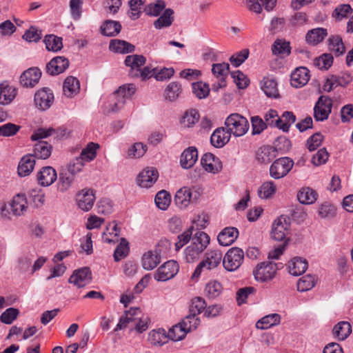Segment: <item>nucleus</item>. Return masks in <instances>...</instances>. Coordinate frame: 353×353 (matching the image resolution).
Instances as JSON below:
<instances>
[{
	"mask_svg": "<svg viewBox=\"0 0 353 353\" xmlns=\"http://www.w3.org/2000/svg\"><path fill=\"white\" fill-rule=\"evenodd\" d=\"M109 49L116 53L128 54L135 50V46L124 40L112 39L110 42Z\"/></svg>",
	"mask_w": 353,
	"mask_h": 353,
	"instance_id": "obj_30",
	"label": "nucleus"
},
{
	"mask_svg": "<svg viewBox=\"0 0 353 353\" xmlns=\"http://www.w3.org/2000/svg\"><path fill=\"white\" fill-rule=\"evenodd\" d=\"M230 65L227 63H214L212 68V74L219 79L217 85H214L213 89L217 91L226 85L225 77L228 74Z\"/></svg>",
	"mask_w": 353,
	"mask_h": 353,
	"instance_id": "obj_17",
	"label": "nucleus"
},
{
	"mask_svg": "<svg viewBox=\"0 0 353 353\" xmlns=\"http://www.w3.org/2000/svg\"><path fill=\"white\" fill-rule=\"evenodd\" d=\"M352 332V326L347 321H341L333 328V334L339 340H345Z\"/></svg>",
	"mask_w": 353,
	"mask_h": 353,
	"instance_id": "obj_42",
	"label": "nucleus"
},
{
	"mask_svg": "<svg viewBox=\"0 0 353 353\" xmlns=\"http://www.w3.org/2000/svg\"><path fill=\"white\" fill-rule=\"evenodd\" d=\"M181 323L187 332H189L197 327L200 323V320L195 313L189 312V314H188Z\"/></svg>",
	"mask_w": 353,
	"mask_h": 353,
	"instance_id": "obj_57",
	"label": "nucleus"
},
{
	"mask_svg": "<svg viewBox=\"0 0 353 353\" xmlns=\"http://www.w3.org/2000/svg\"><path fill=\"white\" fill-rule=\"evenodd\" d=\"M329 49L334 52L336 57L342 55L345 52V48L342 38L339 35H334L328 39Z\"/></svg>",
	"mask_w": 353,
	"mask_h": 353,
	"instance_id": "obj_43",
	"label": "nucleus"
},
{
	"mask_svg": "<svg viewBox=\"0 0 353 353\" xmlns=\"http://www.w3.org/2000/svg\"><path fill=\"white\" fill-rule=\"evenodd\" d=\"M315 276L307 274L301 277L297 283V290L300 292H305L311 290L316 284Z\"/></svg>",
	"mask_w": 353,
	"mask_h": 353,
	"instance_id": "obj_52",
	"label": "nucleus"
},
{
	"mask_svg": "<svg viewBox=\"0 0 353 353\" xmlns=\"http://www.w3.org/2000/svg\"><path fill=\"white\" fill-rule=\"evenodd\" d=\"M175 203L180 208H185L191 203L189 188L183 187L178 190L174 198Z\"/></svg>",
	"mask_w": 353,
	"mask_h": 353,
	"instance_id": "obj_48",
	"label": "nucleus"
},
{
	"mask_svg": "<svg viewBox=\"0 0 353 353\" xmlns=\"http://www.w3.org/2000/svg\"><path fill=\"white\" fill-rule=\"evenodd\" d=\"M129 243L125 238H121L120 243L117 245L114 252V259L115 261H119L121 259L128 254Z\"/></svg>",
	"mask_w": 353,
	"mask_h": 353,
	"instance_id": "obj_55",
	"label": "nucleus"
},
{
	"mask_svg": "<svg viewBox=\"0 0 353 353\" xmlns=\"http://www.w3.org/2000/svg\"><path fill=\"white\" fill-rule=\"evenodd\" d=\"M121 30V25L119 21L112 20L105 21L101 26V32L107 37H114Z\"/></svg>",
	"mask_w": 353,
	"mask_h": 353,
	"instance_id": "obj_36",
	"label": "nucleus"
},
{
	"mask_svg": "<svg viewBox=\"0 0 353 353\" xmlns=\"http://www.w3.org/2000/svg\"><path fill=\"white\" fill-rule=\"evenodd\" d=\"M94 201L95 196L92 190L83 189L77 194V205L83 211L91 210Z\"/></svg>",
	"mask_w": 353,
	"mask_h": 353,
	"instance_id": "obj_16",
	"label": "nucleus"
},
{
	"mask_svg": "<svg viewBox=\"0 0 353 353\" xmlns=\"http://www.w3.org/2000/svg\"><path fill=\"white\" fill-rule=\"evenodd\" d=\"M99 148V144L93 142L89 143L87 146L82 150L79 159H81L85 163V161L89 162L92 161L97 155V150Z\"/></svg>",
	"mask_w": 353,
	"mask_h": 353,
	"instance_id": "obj_49",
	"label": "nucleus"
},
{
	"mask_svg": "<svg viewBox=\"0 0 353 353\" xmlns=\"http://www.w3.org/2000/svg\"><path fill=\"white\" fill-rule=\"evenodd\" d=\"M280 120L282 122L280 123L279 129L283 132H288L290 125L296 121V116L292 112L285 111L280 117Z\"/></svg>",
	"mask_w": 353,
	"mask_h": 353,
	"instance_id": "obj_59",
	"label": "nucleus"
},
{
	"mask_svg": "<svg viewBox=\"0 0 353 353\" xmlns=\"http://www.w3.org/2000/svg\"><path fill=\"white\" fill-rule=\"evenodd\" d=\"M69 61L64 57H56L46 65V72L50 75H58L63 72L69 66Z\"/></svg>",
	"mask_w": 353,
	"mask_h": 353,
	"instance_id": "obj_15",
	"label": "nucleus"
},
{
	"mask_svg": "<svg viewBox=\"0 0 353 353\" xmlns=\"http://www.w3.org/2000/svg\"><path fill=\"white\" fill-rule=\"evenodd\" d=\"M120 233V228L117 227L115 222L109 223L106 227V232L102 234V239L108 243H116L118 242V236Z\"/></svg>",
	"mask_w": 353,
	"mask_h": 353,
	"instance_id": "obj_38",
	"label": "nucleus"
},
{
	"mask_svg": "<svg viewBox=\"0 0 353 353\" xmlns=\"http://www.w3.org/2000/svg\"><path fill=\"white\" fill-rule=\"evenodd\" d=\"M277 155V150L272 146L264 145L258 149L256 153V160L264 164L270 163Z\"/></svg>",
	"mask_w": 353,
	"mask_h": 353,
	"instance_id": "obj_24",
	"label": "nucleus"
},
{
	"mask_svg": "<svg viewBox=\"0 0 353 353\" xmlns=\"http://www.w3.org/2000/svg\"><path fill=\"white\" fill-rule=\"evenodd\" d=\"M276 189V185L273 181H266L261 185L258 194L261 198L268 199L275 193Z\"/></svg>",
	"mask_w": 353,
	"mask_h": 353,
	"instance_id": "obj_58",
	"label": "nucleus"
},
{
	"mask_svg": "<svg viewBox=\"0 0 353 353\" xmlns=\"http://www.w3.org/2000/svg\"><path fill=\"white\" fill-rule=\"evenodd\" d=\"M192 92L199 99L206 98L210 93V88L207 83L202 81L192 83Z\"/></svg>",
	"mask_w": 353,
	"mask_h": 353,
	"instance_id": "obj_53",
	"label": "nucleus"
},
{
	"mask_svg": "<svg viewBox=\"0 0 353 353\" xmlns=\"http://www.w3.org/2000/svg\"><path fill=\"white\" fill-rule=\"evenodd\" d=\"M43 42L49 51L57 52L63 48L62 39L53 34L46 35Z\"/></svg>",
	"mask_w": 353,
	"mask_h": 353,
	"instance_id": "obj_50",
	"label": "nucleus"
},
{
	"mask_svg": "<svg viewBox=\"0 0 353 353\" xmlns=\"http://www.w3.org/2000/svg\"><path fill=\"white\" fill-rule=\"evenodd\" d=\"M203 168L208 172L217 173L222 169V163L219 159L212 153L205 154L201 160Z\"/></svg>",
	"mask_w": 353,
	"mask_h": 353,
	"instance_id": "obj_20",
	"label": "nucleus"
},
{
	"mask_svg": "<svg viewBox=\"0 0 353 353\" xmlns=\"http://www.w3.org/2000/svg\"><path fill=\"white\" fill-rule=\"evenodd\" d=\"M309 70L305 67L296 68L291 74L290 83L294 88L304 86L310 79Z\"/></svg>",
	"mask_w": 353,
	"mask_h": 353,
	"instance_id": "obj_21",
	"label": "nucleus"
},
{
	"mask_svg": "<svg viewBox=\"0 0 353 353\" xmlns=\"http://www.w3.org/2000/svg\"><path fill=\"white\" fill-rule=\"evenodd\" d=\"M52 151V146L48 142L45 141H39L34 146L32 155L34 158L35 157L41 159H48L50 154Z\"/></svg>",
	"mask_w": 353,
	"mask_h": 353,
	"instance_id": "obj_37",
	"label": "nucleus"
},
{
	"mask_svg": "<svg viewBox=\"0 0 353 353\" xmlns=\"http://www.w3.org/2000/svg\"><path fill=\"white\" fill-rule=\"evenodd\" d=\"M210 240V237L206 233L198 231L192 237L191 245L196 248H199V250L203 252L209 245Z\"/></svg>",
	"mask_w": 353,
	"mask_h": 353,
	"instance_id": "obj_46",
	"label": "nucleus"
},
{
	"mask_svg": "<svg viewBox=\"0 0 353 353\" xmlns=\"http://www.w3.org/2000/svg\"><path fill=\"white\" fill-rule=\"evenodd\" d=\"M170 195L165 190L159 191L154 199L157 206L161 210H166L170 203Z\"/></svg>",
	"mask_w": 353,
	"mask_h": 353,
	"instance_id": "obj_56",
	"label": "nucleus"
},
{
	"mask_svg": "<svg viewBox=\"0 0 353 353\" xmlns=\"http://www.w3.org/2000/svg\"><path fill=\"white\" fill-rule=\"evenodd\" d=\"M161 263L160 252L155 250L145 252L142 257V265L145 270H152Z\"/></svg>",
	"mask_w": 353,
	"mask_h": 353,
	"instance_id": "obj_26",
	"label": "nucleus"
},
{
	"mask_svg": "<svg viewBox=\"0 0 353 353\" xmlns=\"http://www.w3.org/2000/svg\"><path fill=\"white\" fill-rule=\"evenodd\" d=\"M136 87L132 83L121 85L114 93L115 101L109 105L108 112H117L122 109L125 101L130 99L135 92Z\"/></svg>",
	"mask_w": 353,
	"mask_h": 353,
	"instance_id": "obj_2",
	"label": "nucleus"
},
{
	"mask_svg": "<svg viewBox=\"0 0 353 353\" xmlns=\"http://www.w3.org/2000/svg\"><path fill=\"white\" fill-rule=\"evenodd\" d=\"M307 261L301 257H294L289 264V272L294 276H299L307 269Z\"/></svg>",
	"mask_w": 353,
	"mask_h": 353,
	"instance_id": "obj_35",
	"label": "nucleus"
},
{
	"mask_svg": "<svg viewBox=\"0 0 353 353\" xmlns=\"http://www.w3.org/2000/svg\"><path fill=\"white\" fill-rule=\"evenodd\" d=\"M318 214L321 219H332L336 214V208L330 202L325 201L319 205Z\"/></svg>",
	"mask_w": 353,
	"mask_h": 353,
	"instance_id": "obj_44",
	"label": "nucleus"
},
{
	"mask_svg": "<svg viewBox=\"0 0 353 353\" xmlns=\"http://www.w3.org/2000/svg\"><path fill=\"white\" fill-rule=\"evenodd\" d=\"M19 310L14 307L6 309L0 316V321L5 324H11L19 316Z\"/></svg>",
	"mask_w": 353,
	"mask_h": 353,
	"instance_id": "obj_63",
	"label": "nucleus"
},
{
	"mask_svg": "<svg viewBox=\"0 0 353 353\" xmlns=\"http://www.w3.org/2000/svg\"><path fill=\"white\" fill-rule=\"evenodd\" d=\"M168 340V334L163 329H159L158 330H152L148 334V341L150 343L154 345H162L167 343Z\"/></svg>",
	"mask_w": 353,
	"mask_h": 353,
	"instance_id": "obj_47",
	"label": "nucleus"
},
{
	"mask_svg": "<svg viewBox=\"0 0 353 353\" xmlns=\"http://www.w3.org/2000/svg\"><path fill=\"white\" fill-rule=\"evenodd\" d=\"M74 181V176L63 170L60 172L57 183V189L61 192L67 191L72 185Z\"/></svg>",
	"mask_w": 353,
	"mask_h": 353,
	"instance_id": "obj_45",
	"label": "nucleus"
},
{
	"mask_svg": "<svg viewBox=\"0 0 353 353\" xmlns=\"http://www.w3.org/2000/svg\"><path fill=\"white\" fill-rule=\"evenodd\" d=\"M35 159L32 154L23 156L19 161L17 171L20 176H28L33 170Z\"/></svg>",
	"mask_w": 353,
	"mask_h": 353,
	"instance_id": "obj_29",
	"label": "nucleus"
},
{
	"mask_svg": "<svg viewBox=\"0 0 353 353\" xmlns=\"http://www.w3.org/2000/svg\"><path fill=\"white\" fill-rule=\"evenodd\" d=\"M182 92L181 85L176 81L170 83L165 89V99L169 101H175Z\"/></svg>",
	"mask_w": 353,
	"mask_h": 353,
	"instance_id": "obj_39",
	"label": "nucleus"
},
{
	"mask_svg": "<svg viewBox=\"0 0 353 353\" xmlns=\"http://www.w3.org/2000/svg\"><path fill=\"white\" fill-rule=\"evenodd\" d=\"M9 207L13 215H23L28 210V201L25 194L19 193L14 196Z\"/></svg>",
	"mask_w": 353,
	"mask_h": 353,
	"instance_id": "obj_19",
	"label": "nucleus"
},
{
	"mask_svg": "<svg viewBox=\"0 0 353 353\" xmlns=\"http://www.w3.org/2000/svg\"><path fill=\"white\" fill-rule=\"evenodd\" d=\"M141 313L139 307H131L130 310L125 311L124 315L120 318L114 330H122L128 326L132 327L134 323L140 320Z\"/></svg>",
	"mask_w": 353,
	"mask_h": 353,
	"instance_id": "obj_11",
	"label": "nucleus"
},
{
	"mask_svg": "<svg viewBox=\"0 0 353 353\" xmlns=\"http://www.w3.org/2000/svg\"><path fill=\"white\" fill-rule=\"evenodd\" d=\"M280 322L281 316L279 314H270L259 319L256 323V327L259 330H267L280 324Z\"/></svg>",
	"mask_w": 353,
	"mask_h": 353,
	"instance_id": "obj_34",
	"label": "nucleus"
},
{
	"mask_svg": "<svg viewBox=\"0 0 353 353\" xmlns=\"http://www.w3.org/2000/svg\"><path fill=\"white\" fill-rule=\"evenodd\" d=\"M243 259V250L239 248H232L226 252L223 258V265L226 270L232 272L241 266Z\"/></svg>",
	"mask_w": 353,
	"mask_h": 353,
	"instance_id": "obj_4",
	"label": "nucleus"
},
{
	"mask_svg": "<svg viewBox=\"0 0 353 353\" xmlns=\"http://www.w3.org/2000/svg\"><path fill=\"white\" fill-rule=\"evenodd\" d=\"M159 177V172L154 168H146L138 176V185L144 188L152 187Z\"/></svg>",
	"mask_w": 353,
	"mask_h": 353,
	"instance_id": "obj_13",
	"label": "nucleus"
},
{
	"mask_svg": "<svg viewBox=\"0 0 353 353\" xmlns=\"http://www.w3.org/2000/svg\"><path fill=\"white\" fill-rule=\"evenodd\" d=\"M41 77V72L38 68H30L24 71L20 77V83L25 88H33Z\"/></svg>",
	"mask_w": 353,
	"mask_h": 353,
	"instance_id": "obj_12",
	"label": "nucleus"
},
{
	"mask_svg": "<svg viewBox=\"0 0 353 353\" xmlns=\"http://www.w3.org/2000/svg\"><path fill=\"white\" fill-rule=\"evenodd\" d=\"M278 268L276 263L271 261L262 262L257 265L253 274L256 281L264 282L272 279Z\"/></svg>",
	"mask_w": 353,
	"mask_h": 353,
	"instance_id": "obj_7",
	"label": "nucleus"
},
{
	"mask_svg": "<svg viewBox=\"0 0 353 353\" xmlns=\"http://www.w3.org/2000/svg\"><path fill=\"white\" fill-rule=\"evenodd\" d=\"M198 159V152L195 147H189L185 149L181 156L180 163L182 168L188 169L192 168Z\"/></svg>",
	"mask_w": 353,
	"mask_h": 353,
	"instance_id": "obj_25",
	"label": "nucleus"
},
{
	"mask_svg": "<svg viewBox=\"0 0 353 353\" xmlns=\"http://www.w3.org/2000/svg\"><path fill=\"white\" fill-rule=\"evenodd\" d=\"M239 236V230L234 227L224 228L217 236L218 241L223 246H228L233 243Z\"/></svg>",
	"mask_w": 353,
	"mask_h": 353,
	"instance_id": "obj_23",
	"label": "nucleus"
},
{
	"mask_svg": "<svg viewBox=\"0 0 353 353\" xmlns=\"http://www.w3.org/2000/svg\"><path fill=\"white\" fill-rule=\"evenodd\" d=\"M187 333V330L183 327L181 323H179L170 328L167 334L168 339H171L173 341H179L183 339Z\"/></svg>",
	"mask_w": 353,
	"mask_h": 353,
	"instance_id": "obj_51",
	"label": "nucleus"
},
{
	"mask_svg": "<svg viewBox=\"0 0 353 353\" xmlns=\"http://www.w3.org/2000/svg\"><path fill=\"white\" fill-rule=\"evenodd\" d=\"M230 134L224 128H219L214 130L210 137L211 144L216 148L223 147L230 140Z\"/></svg>",
	"mask_w": 353,
	"mask_h": 353,
	"instance_id": "obj_22",
	"label": "nucleus"
},
{
	"mask_svg": "<svg viewBox=\"0 0 353 353\" xmlns=\"http://www.w3.org/2000/svg\"><path fill=\"white\" fill-rule=\"evenodd\" d=\"M199 119V114L196 110L191 109L185 112L182 123L185 126L190 128L192 127Z\"/></svg>",
	"mask_w": 353,
	"mask_h": 353,
	"instance_id": "obj_62",
	"label": "nucleus"
},
{
	"mask_svg": "<svg viewBox=\"0 0 353 353\" xmlns=\"http://www.w3.org/2000/svg\"><path fill=\"white\" fill-rule=\"evenodd\" d=\"M17 92L14 88L3 82L0 84V104L8 105L15 98Z\"/></svg>",
	"mask_w": 353,
	"mask_h": 353,
	"instance_id": "obj_33",
	"label": "nucleus"
},
{
	"mask_svg": "<svg viewBox=\"0 0 353 353\" xmlns=\"http://www.w3.org/2000/svg\"><path fill=\"white\" fill-rule=\"evenodd\" d=\"M318 196L316 190L309 187L301 188L297 194L299 201L305 205L314 203L317 200Z\"/></svg>",
	"mask_w": 353,
	"mask_h": 353,
	"instance_id": "obj_32",
	"label": "nucleus"
},
{
	"mask_svg": "<svg viewBox=\"0 0 353 353\" xmlns=\"http://www.w3.org/2000/svg\"><path fill=\"white\" fill-rule=\"evenodd\" d=\"M124 62L126 66L130 68L129 75L133 77V74L146 63V58L143 55L132 54L127 56Z\"/></svg>",
	"mask_w": 353,
	"mask_h": 353,
	"instance_id": "obj_27",
	"label": "nucleus"
},
{
	"mask_svg": "<svg viewBox=\"0 0 353 353\" xmlns=\"http://www.w3.org/2000/svg\"><path fill=\"white\" fill-rule=\"evenodd\" d=\"M91 272L89 268H83L75 270L68 279V282L73 283L78 288H83L89 283L92 279Z\"/></svg>",
	"mask_w": 353,
	"mask_h": 353,
	"instance_id": "obj_14",
	"label": "nucleus"
},
{
	"mask_svg": "<svg viewBox=\"0 0 353 353\" xmlns=\"http://www.w3.org/2000/svg\"><path fill=\"white\" fill-rule=\"evenodd\" d=\"M174 11L171 8H167L163 14L154 22V26L157 29H161L170 26L174 21Z\"/></svg>",
	"mask_w": 353,
	"mask_h": 353,
	"instance_id": "obj_41",
	"label": "nucleus"
},
{
	"mask_svg": "<svg viewBox=\"0 0 353 353\" xmlns=\"http://www.w3.org/2000/svg\"><path fill=\"white\" fill-rule=\"evenodd\" d=\"M34 101L37 108L46 110L54 102V94L50 88H43L36 92Z\"/></svg>",
	"mask_w": 353,
	"mask_h": 353,
	"instance_id": "obj_10",
	"label": "nucleus"
},
{
	"mask_svg": "<svg viewBox=\"0 0 353 353\" xmlns=\"http://www.w3.org/2000/svg\"><path fill=\"white\" fill-rule=\"evenodd\" d=\"M261 89L268 97L276 98L279 96L277 83L274 79L265 77L261 81Z\"/></svg>",
	"mask_w": 353,
	"mask_h": 353,
	"instance_id": "obj_40",
	"label": "nucleus"
},
{
	"mask_svg": "<svg viewBox=\"0 0 353 353\" xmlns=\"http://www.w3.org/2000/svg\"><path fill=\"white\" fill-rule=\"evenodd\" d=\"M221 262L223 263V254L221 251L218 250L208 251L205 254L203 259L196 267L192 275V279L199 278L203 269L211 270L217 268Z\"/></svg>",
	"mask_w": 353,
	"mask_h": 353,
	"instance_id": "obj_1",
	"label": "nucleus"
},
{
	"mask_svg": "<svg viewBox=\"0 0 353 353\" xmlns=\"http://www.w3.org/2000/svg\"><path fill=\"white\" fill-rule=\"evenodd\" d=\"M293 165V161L288 157L277 159L270 168V174L275 179H281L288 174Z\"/></svg>",
	"mask_w": 353,
	"mask_h": 353,
	"instance_id": "obj_5",
	"label": "nucleus"
},
{
	"mask_svg": "<svg viewBox=\"0 0 353 353\" xmlns=\"http://www.w3.org/2000/svg\"><path fill=\"white\" fill-rule=\"evenodd\" d=\"M327 35V29L323 28H314L307 32L305 40L307 43L316 46L322 42Z\"/></svg>",
	"mask_w": 353,
	"mask_h": 353,
	"instance_id": "obj_31",
	"label": "nucleus"
},
{
	"mask_svg": "<svg viewBox=\"0 0 353 353\" xmlns=\"http://www.w3.org/2000/svg\"><path fill=\"white\" fill-rule=\"evenodd\" d=\"M333 56L330 53H324L314 59V64L321 70H327L333 63Z\"/></svg>",
	"mask_w": 353,
	"mask_h": 353,
	"instance_id": "obj_54",
	"label": "nucleus"
},
{
	"mask_svg": "<svg viewBox=\"0 0 353 353\" xmlns=\"http://www.w3.org/2000/svg\"><path fill=\"white\" fill-rule=\"evenodd\" d=\"M30 200L37 208L42 206L45 203V194L41 189L39 188H33L29 192Z\"/></svg>",
	"mask_w": 353,
	"mask_h": 353,
	"instance_id": "obj_60",
	"label": "nucleus"
},
{
	"mask_svg": "<svg viewBox=\"0 0 353 353\" xmlns=\"http://www.w3.org/2000/svg\"><path fill=\"white\" fill-rule=\"evenodd\" d=\"M290 222L289 218L285 216H280L275 219L272 225L271 236L278 241L285 240L289 232Z\"/></svg>",
	"mask_w": 353,
	"mask_h": 353,
	"instance_id": "obj_6",
	"label": "nucleus"
},
{
	"mask_svg": "<svg viewBox=\"0 0 353 353\" xmlns=\"http://www.w3.org/2000/svg\"><path fill=\"white\" fill-rule=\"evenodd\" d=\"M57 179L56 170L51 166H46L41 169L37 174L39 184L43 187L52 185Z\"/></svg>",
	"mask_w": 353,
	"mask_h": 353,
	"instance_id": "obj_18",
	"label": "nucleus"
},
{
	"mask_svg": "<svg viewBox=\"0 0 353 353\" xmlns=\"http://www.w3.org/2000/svg\"><path fill=\"white\" fill-rule=\"evenodd\" d=\"M332 108V100L321 96L314 107V117L316 121H323L328 119Z\"/></svg>",
	"mask_w": 353,
	"mask_h": 353,
	"instance_id": "obj_8",
	"label": "nucleus"
},
{
	"mask_svg": "<svg viewBox=\"0 0 353 353\" xmlns=\"http://www.w3.org/2000/svg\"><path fill=\"white\" fill-rule=\"evenodd\" d=\"M290 49V43L280 39H276L272 46V53L276 55L281 54L289 55Z\"/></svg>",
	"mask_w": 353,
	"mask_h": 353,
	"instance_id": "obj_61",
	"label": "nucleus"
},
{
	"mask_svg": "<svg viewBox=\"0 0 353 353\" xmlns=\"http://www.w3.org/2000/svg\"><path fill=\"white\" fill-rule=\"evenodd\" d=\"M225 124L230 134L235 137H241L249 129L248 120L239 114H232L225 120Z\"/></svg>",
	"mask_w": 353,
	"mask_h": 353,
	"instance_id": "obj_3",
	"label": "nucleus"
},
{
	"mask_svg": "<svg viewBox=\"0 0 353 353\" xmlns=\"http://www.w3.org/2000/svg\"><path fill=\"white\" fill-rule=\"evenodd\" d=\"M165 7V3L163 1L157 0L156 3L148 5L144 11L148 15L157 17L159 15Z\"/></svg>",
	"mask_w": 353,
	"mask_h": 353,
	"instance_id": "obj_64",
	"label": "nucleus"
},
{
	"mask_svg": "<svg viewBox=\"0 0 353 353\" xmlns=\"http://www.w3.org/2000/svg\"><path fill=\"white\" fill-rule=\"evenodd\" d=\"M179 269L175 261H168L160 266L154 274V279L158 281H166L172 279Z\"/></svg>",
	"mask_w": 353,
	"mask_h": 353,
	"instance_id": "obj_9",
	"label": "nucleus"
},
{
	"mask_svg": "<svg viewBox=\"0 0 353 353\" xmlns=\"http://www.w3.org/2000/svg\"><path fill=\"white\" fill-rule=\"evenodd\" d=\"M80 90V83L77 78L70 76L68 77L63 85V92L65 96L72 98L77 95Z\"/></svg>",
	"mask_w": 353,
	"mask_h": 353,
	"instance_id": "obj_28",
	"label": "nucleus"
}]
</instances>
